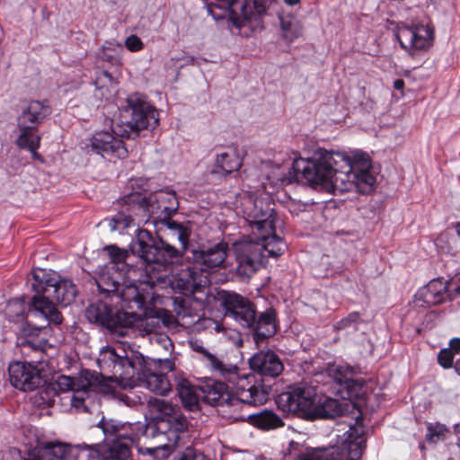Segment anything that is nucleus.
<instances>
[{
  "instance_id": "1",
  "label": "nucleus",
  "mask_w": 460,
  "mask_h": 460,
  "mask_svg": "<svg viewBox=\"0 0 460 460\" xmlns=\"http://www.w3.org/2000/svg\"><path fill=\"white\" fill-rule=\"evenodd\" d=\"M240 213L251 226L252 236L234 244L237 271L249 278L264 265L268 257L281 255L287 244L275 233L278 217L268 199L244 193Z\"/></svg>"
},
{
  "instance_id": "2",
  "label": "nucleus",
  "mask_w": 460,
  "mask_h": 460,
  "mask_svg": "<svg viewBox=\"0 0 460 460\" xmlns=\"http://www.w3.org/2000/svg\"><path fill=\"white\" fill-rule=\"evenodd\" d=\"M376 182L372 160L366 152L355 151L349 156L318 146V192H344L354 187L358 193L369 195Z\"/></svg>"
},
{
  "instance_id": "3",
  "label": "nucleus",
  "mask_w": 460,
  "mask_h": 460,
  "mask_svg": "<svg viewBox=\"0 0 460 460\" xmlns=\"http://www.w3.org/2000/svg\"><path fill=\"white\" fill-rule=\"evenodd\" d=\"M202 360L214 372L218 373L233 385L234 391H230L224 382H213L208 385L205 399L213 405L222 407V413L234 421L245 420L248 415L241 411L246 405H261L268 401L269 394L261 385H252L250 377L238 373L234 365H226L214 354L199 347Z\"/></svg>"
},
{
  "instance_id": "4",
  "label": "nucleus",
  "mask_w": 460,
  "mask_h": 460,
  "mask_svg": "<svg viewBox=\"0 0 460 460\" xmlns=\"http://www.w3.org/2000/svg\"><path fill=\"white\" fill-rule=\"evenodd\" d=\"M150 412L159 420L160 425H166V431H160L155 423L144 424L141 431L134 430L137 448L140 454L166 458L178 446L184 444L188 438L189 422L181 414L179 406L164 399L150 398L147 401Z\"/></svg>"
},
{
  "instance_id": "5",
  "label": "nucleus",
  "mask_w": 460,
  "mask_h": 460,
  "mask_svg": "<svg viewBox=\"0 0 460 460\" xmlns=\"http://www.w3.org/2000/svg\"><path fill=\"white\" fill-rule=\"evenodd\" d=\"M133 250L148 264L146 271L151 274L148 282L126 284L124 279L119 280L118 290L121 300L129 307L142 308L148 300L153 299L155 271L165 270L166 266L179 254L178 251L168 243H162L160 246L152 243V236L146 230H138Z\"/></svg>"
},
{
  "instance_id": "6",
  "label": "nucleus",
  "mask_w": 460,
  "mask_h": 460,
  "mask_svg": "<svg viewBox=\"0 0 460 460\" xmlns=\"http://www.w3.org/2000/svg\"><path fill=\"white\" fill-rule=\"evenodd\" d=\"M36 296L32 297V314L49 323L60 324L62 316L54 305V301L66 306L75 298L76 288L69 279H58L56 272L36 269L29 280Z\"/></svg>"
},
{
  "instance_id": "7",
  "label": "nucleus",
  "mask_w": 460,
  "mask_h": 460,
  "mask_svg": "<svg viewBox=\"0 0 460 460\" xmlns=\"http://www.w3.org/2000/svg\"><path fill=\"white\" fill-rule=\"evenodd\" d=\"M123 353L124 355L119 354L112 347H104L101 349L97 358L101 373L95 374L109 388L108 392H101L102 394L114 395L116 387H136L140 378V371L144 369L145 358L132 349Z\"/></svg>"
},
{
  "instance_id": "8",
  "label": "nucleus",
  "mask_w": 460,
  "mask_h": 460,
  "mask_svg": "<svg viewBox=\"0 0 460 460\" xmlns=\"http://www.w3.org/2000/svg\"><path fill=\"white\" fill-rule=\"evenodd\" d=\"M144 426L141 422L120 423L110 420L102 421V429L108 445L84 446L89 451V456L98 460H128L130 456V445L136 444L134 430L141 431Z\"/></svg>"
},
{
  "instance_id": "9",
  "label": "nucleus",
  "mask_w": 460,
  "mask_h": 460,
  "mask_svg": "<svg viewBox=\"0 0 460 460\" xmlns=\"http://www.w3.org/2000/svg\"><path fill=\"white\" fill-rule=\"evenodd\" d=\"M85 315L89 322L105 326L110 330H115L119 326H130L143 329L146 333L155 330L160 319L164 325H169L173 318L169 311L164 309L156 310L155 316L146 317L124 311H118L113 314L112 310L103 302L90 305L86 309Z\"/></svg>"
},
{
  "instance_id": "10",
  "label": "nucleus",
  "mask_w": 460,
  "mask_h": 460,
  "mask_svg": "<svg viewBox=\"0 0 460 460\" xmlns=\"http://www.w3.org/2000/svg\"><path fill=\"white\" fill-rule=\"evenodd\" d=\"M226 307V316L233 318L243 328L252 330L257 344L277 332L276 313L272 308L262 312L257 319L254 305L235 293L228 296Z\"/></svg>"
},
{
  "instance_id": "11",
  "label": "nucleus",
  "mask_w": 460,
  "mask_h": 460,
  "mask_svg": "<svg viewBox=\"0 0 460 460\" xmlns=\"http://www.w3.org/2000/svg\"><path fill=\"white\" fill-rule=\"evenodd\" d=\"M216 6L229 13L239 35L248 38L263 28L266 0H215Z\"/></svg>"
},
{
  "instance_id": "12",
  "label": "nucleus",
  "mask_w": 460,
  "mask_h": 460,
  "mask_svg": "<svg viewBox=\"0 0 460 460\" xmlns=\"http://www.w3.org/2000/svg\"><path fill=\"white\" fill-rule=\"evenodd\" d=\"M177 208L176 196L172 192L159 190L154 192L145 199L142 204L134 206L132 208L133 213L117 214L111 221L110 226L112 231L122 230L130 227L131 226L146 223L148 217L144 215L142 217H138V212L148 214V216H159L160 214L168 215L171 211Z\"/></svg>"
},
{
  "instance_id": "13",
  "label": "nucleus",
  "mask_w": 460,
  "mask_h": 460,
  "mask_svg": "<svg viewBox=\"0 0 460 460\" xmlns=\"http://www.w3.org/2000/svg\"><path fill=\"white\" fill-rule=\"evenodd\" d=\"M49 387L57 392L68 394L71 405L77 410L84 407L85 395L91 391L108 392L107 385L101 382L95 372L83 370L76 377L59 376L49 385Z\"/></svg>"
},
{
  "instance_id": "14",
  "label": "nucleus",
  "mask_w": 460,
  "mask_h": 460,
  "mask_svg": "<svg viewBox=\"0 0 460 460\" xmlns=\"http://www.w3.org/2000/svg\"><path fill=\"white\" fill-rule=\"evenodd\" d=\"M276 403L284 412L293 413L307 420H316V388L306 384H300L281 393Z\"/></svg>"
},
{
  "instance_id": "15",
  "label": "nucleus",
  "mask_w": 460,
  "mask_h": 460,
  "mask_svg": "<svg viewBox=\"0 0 460 460\" xmlns=\"http://www.w3.org/2000/svg\"><path fill=\"white\" fill-rule=\"evenodd\" d=\"M337 441L328 447H318V460H358L365 448L363 429L349 425L342 438L336 435Z\"/></svg>"
},
{
  "instance_id": "16",
  "label": "nucleus",
  "mask_w": 460,
  "mask_h": 460,
  "mask_svg": "<svg viewBox=\"0 0 460 460\" xmlns=\"http://www.w3.org/2000/svg\"><path fill=\"white\" fill-rule=\"evenodd\" d=\"M128 105L124 111L130 119L121 125L123 133L121 137L129 138L137 135L138 131L154 128L158 124V113L149 103L141 100L136 95L129 96L127 100Z\"/></svg>"
},
{
  "instance_id": "17",
  "label": "nucleus",
  "mask_w": 460,
  "mask_h": 460,
  "mask_svg": "<svg viewBox=\"0 0 460 460\" xmlns=\"http://www.w3.org/2000/svg\"><path fill=\"white\" fill-rule=\"evenodd\" d=\"M394 36L402 49L409 55L414 56L430 48L434 30L429 25L420 23L407 25L402 22L394 30Z\"/></svg>"
},
{
  "instance_id": "18",
  "label": "nucleus",
  "mask_w": 460,
  "mask_h": 460,
  "mask_svg": "<svg viewBox=\"0 0 460 460\" xmlns=\"http://www.w3.org/2000/svg\"><path fill=\"white\" fill-rule=\"evenodd\" d=\"M155 278L159 282H168L172 289L182 295L192 294L198 288L209 284L208 275L200 272L194 263L192 267L181 269L171 278L166 273H155Z\"/></svg>"
},
{
  "instance_id": "19",
  "label": "nucleus",
  "mask_w": 460,
  "mask_h": 460,
  "mask_svg": "<svg viewBox=\"0 0 460 460\" xmlns=\"http://www.w3.org/2000/svg\"><path fill=\"white\" fill-rule=\"evenodd\" d=\"M122 126H118L114 130H102L95 132L90 140V146L93 152L104 158H124L128 150L122 141Z\"/></svg>"
},
{
  "instance_id": "20",
  "label": "nucleus",
  "mask_w": 460,
  "mask_h": 460,
  "mask_svg": "<svg viewBox=\"0 0 460 460\" xmlns=\"http://www.w3.org/2000/svg\"><path fill=\"white\" fill-rule=\"evenodd\" d=\"M105 251L108 252L110 263L99 270L96 282L100 289L111 292L119 289V280L122 279L119 265L124 263L128 252L116 245H108Z\"/></svg>"
},
{
  "instance_id": "21",
  "label": "nucleus",
  "mask_w": 460,
  "mask_h": 460,
  "mask_svg": "<svg viewBox=\"0 0 460 460\" xmlns=\"http://www.w3.org/2000/svg\"><path fill=\"white\" fill-rule=\"evenodd\" d=\"M333 372V390L342 400L354 402L365 394L366 382L362 377L352 378L349 367L329 368Z\"/></svg>"
},
{
  "instance_id": "22",
  "label": "nucleus",
  "mask_w": 460,
  "mask_h": 460,
  "mask_svg": "<svg viewBox=\"0 0 460 460\" xmlns=\"http://www.w3.org/2000/svg\"><path fill=\"white\" fill-rule=\"evenodd\" d=\"M8 371L11 384L22 391L34 390L43 381L41 363L15 361L9 365Z\"/></svg>"
},
{
  "instance_id": "23",
  "label": "nucleus",
  "mask_w": 460,
  "mask_h": 460,
  "mask_svg": "<svg viewBox=\"0 0 460 460\" xmlns=\"http://www.w3.org/2000/svg\"><path fill=\"white\" fill-rule=\"evenodd\" d=\"M416 301H421V305H438L455 299V294L449 281L442 278L431 279L427 285L418 289L415 294Z\"/></svg>"
},
{
  "instance_id": "24",
  "label": "nucleus",
  "mask_w": 460,
  "mask_h": 460,
  "mask_svg": "<svg viewBox=\"0 0 460 460\" xmlns=\"http://www.w3.org/2000/svg\"><path fill=\"white\" fill-rule=\"evenodd\" d=\"M228 245L218 243L211 247L193 251V263L200 272L208 275L211 269L219 267L226 258Z\"/></svg>"
},
{
  "instance_id": "25",
  "label": "nucleus",
  "mask_w": 460,
  "mask_h": 460,
  "mask_svg": "<svg viewBox=\"0 0 460 460\" xmlns=\"http://www.w3.org/2000/svg\"><path fill=\"white\" fill-rule=\"evenodd\" d=\"M292 172L289 177L281 179L283 183L297 181L303 185H308L313 189L316 187V161L314 159H295L292 164Z\"/></svg>"
},
{
  "instance_id": "26",
  "label": "nucleus",
  "mask_w": 460,
  "mask_h": 460,
  "mask_svg": "<svg viewBox=\"0 0 460 460\" xmlns=\"http://www.w3.org/2000/svg\"><path fill=\"white\" fill-rule=\"evenodd\" d=\"M52 109L47 100H31L23 107L19 117V126H28L36 128L48 118Z\"/></svg>"
},
{
  "instance_id": "27",
  "label": "nucleus",
  "mask_w": 460,
  "mask_h": 460,
  "mask_svg": "<svg viewBox=\"0 0 460 460\" xmlns=\"http://www.w3.org/2000/svg\"><path fill=\"white\" fill-rule=\"evenodd\" d=\"M251 368L262 376H278L283 371V364L272 351H261L250 358Z\"/></svg>"
},
{
  "instance_id": "28",
  "label": "nucleus",
  "mask_w": 460,
  "mask_h": 460,
  "mask_svg": "<svg viewBox=\"0 0 460 460\" xmlns=\"http://www.w3.org/2000/svg\"><path fill=\"white\" fill-rule=\"evenodd\" d=\"M74 447L62 442H48L29 453L25 460H71Z\"/></svg>"
},
{
  "instance_id": "29",
  "label": "nucleus",
  "mask_w": 460,
  "mask_h": 460,
  "mask_svg": "<svg viewBox=\"0 0 460 460\" xmlns=\"http://www.w3.org/2000/svg\"><path fill=\"white\" fill-rule=\"evenodd\" d=\"M148 365L149 363L145 359L144 369L140 371V378L137 380L136 386L143 383L150 391L160 395H166L171 390V384L168 378L163 374L151 372Z\"/></svg>"
},
{
  "instance_id": "30",
  "label": "nucleus",
  "mask_w": 460,
  "mask_h": 460,
  "mask_svg": "<svg viewBox=\"0 0 460 460\" xmlns=\"http://www.w3.org/2000/svg\"><path fill=\"white\" fill-rule=\"evenodd\" d=\"M348 411L349 404L347 402H341L331 397L318 400V419L333 420L342 416Z\"/></svg>"
},
{
  "instance_id": "31",
  "label": "nucleus",
  "mask_w": 460,
  "mask_h": 460,
  "mask_svg": "<svg viewBox=\"0 0 460 460\" xmlns=\"http://www.w3.org/2000/svg\"><path fill=\"white\" fill-rule=\"evenodd\" d=\"M242 161V157L235 148H228L217 155L216 164L222 172L230 173L241 167Z\"/></svg>"
},
{
  "instance_id": "32",
  "label": "nucleus",
  "mask_w": 460,
  "mask_h": 460,
  "mask_svg": "<svg viewBox=\"0 0 460 460\" xmlns=\"http://www.w3.org/2000/svg\"><path fill=\"white\" fill-rule=\"evenodd\" d=\"M178 394L183 405L194 411L198 408L199 396L195 386H193L187 379H179L177 383Z\"/></svg>"
},
{
  "instance_id": "33",
  "label": "nucleus",
  "mask_w": 460,
  "mask_h": 460,
  "mask_svg": "<svg viewBox=\"0 0 460 460\" xmlns=\"http://www.w3.org/2000/svg\"><path fill=\"white\" fill-rule=\"evenodd\" d=\"M21 128V134L19 135L16 144L21 148H26L30 150L34 155H36V150L40 147V137L33 129L34 128L28 126H19Z\"/></svg>"
},
{
  "instance_id": "34",
  "label": "nucleus",
  "mask_w": 460,
  "mask_h": 460,
  "mask_svg": "<svg viewBox=\"0 0 460 460\" xmlns=\"http://www.w3.org/2000/svg\"><path fill=\"white\" fill-rule=\"evenodd\" d=\"M123 51L122 45L116 40L106 41L99 52V58L104 61L113 65H119L121 61V54Z\"/></svg>"
},
{
  "instance_id": "35",
  "label": "nucleus",
  "mask_w": 460,
  "mask_h": 460,
  "mask_svg": "<svg viewBox=\"0 0 460 460\" xmlns=\"http://www.w3.org/2000/svg\"><path fill=\"white\" fill-rule=\"evenodd\" d=\"M288 454L295 460H316V449L314 447L296 441L289 443Z\"/></svg>"
},
{
  "instance_id": "36",
  "label": "nucleus",
  "mask_w": 460,
  "mask_h": 460,
  "mask_svg": "<svg viewBox=\"0 0 460 460\" xmlns=\"http://www.w3.org/2000/svg\"><path fill=\"white\" fill-rule=\"evenodd\" d=\"M25 304L20 298L12 299L6 305V315L10 321L22 323L25 319Z\"/></svg>"
},
{
  "instance_id": "37",
  "label": "nucleus",
  "mask_w": 460,
  "mask_h": 460,
  "mask_svg": "<svg viewBox=\"0 0 460 460\" xmlns=\"http://www.w3.org/2000/svg\"><path fill=\"white\" fill-rule=\"evenodd\" d=\"M255 422L262 429H270L283 425L281 419L271 411H265L256 416Z\"/></svg>"
},
{
  "instance_id": "38",
  "label": "nucleus",
  "mask_w": 460,
  "mask_h": 460,
  "mask_svg": "<svg viewBox=\"0 0 460 460\" xmlns=\"http://www.w3.org/2000/svg\"><path fill=\"white\" fill-rule=\"evenodd\" d=\"M280 23L286 38L292 40L299 35V24L294 18H281Z\"/></svg>"
},
{
  "instance_id": "39",
  "label": "nucleus",
  "mask_w": 460,
  "mask_h": 460,
  "mask_svg": "<svg viewBox=\"0 0 460 460\" xmlns=\"http://www.w3.org/2000/svg\"><path fill=\"white\" fill-rule=\"evenodd\" d=\"M168 226L172 232V235H174L178 241L185 246L190 236L189 230L184 226L178 224L175 221L169 222Z\"/></svg>"
},
{
  "instance_id": "40",
  "label": "nucleus",
  "mask_w": 460,
  "mask_h": 460,
  "mask_svg": "<svg viewBox=\"0 0 460 460\" xmlns=\"http://www.w3.org/2000/svg\"><path fill=\"white\" fill-rule=\"evenodd\" d=\"M454 358L455 354L448 348H444L438 352V362L443 368L447 369L455 366Z\"/></svg>"
},
{
  "instance_id": "41",
  "label": "nucleus",
  "mask_w": 460,
  "mask_h": 460,
  "mask_svg": "<svg viewBox=\"0 0 460 460\" xmlns=\"http://www.w3.org/2000/svg\"><path fill=\"white\" fill-rule=\"evenodd\" d=\"M125 47L131 52H138L144 49V42L138 36L131 34L126 38Z\"/></svg>"
},
{
  "instance_id": "42",
  "label": "nucleus",
  "mask_w": 460,
  "mask_h": 460,
  "mask_svg": "<svg viewBox=\"0 0 460 460\" xmlns=\"http://www.w3.org/2000/svg\"><path fill=\"white\" fill-rule=\"evenodd\" d=\"M106 82H108L111 85L112 84L111 75L107 72H103L102 75L96 80V87L97 90L101 92L102 97L108 99L111 94L103 92L104 84Z\"/></svg>"
},
{
  "instance_id": "43",
  "label": "nucleus",
  "mask_w": 460,
  "mask_h": 460,
  "mask_svg": "<svg viewBox=\"0 0 460 460\" xmlns=\"http://www.w3.org/2000/svg\"><path fill=\"white\" fill-rule=\"evenodd\" d=\"M180 460H209L204 454L187 447Z\"/></svg>"
},
{
  "instance_id": "44",
  "label": "nucleus",
  "mask_w": 460,
  "mask_h": 460,
  "mask_svg": "<svg viewBox=\"0 0 460 460\" xmlns=\"http://www.w3.org/2000/svg\"><path fill=\"white\" fill-rule=\"evenodd\" d=\"M360 320V314L358 312H352L349 314L346 317L341 320L339 323L340 327H347L351 325L352 323H357Z\"/></svg>"
},
{
  "instance_id": "45",
  "label": "nucleus",
  "mask_w": 460,
  "mask_h": 460,
  "mask_svg": "<svg viewBox=\"0 0 460 460\" xmlns=\"http://www.w3.org/2000/svg\"><path fill=\"white\" fill-rule=\"evenodd\" d=\"M444 428L442 426H429L427 433V440L434 441V438H438L443 433Z\"/></svg>"
},
{
  "instance_id": "46",
  "label": "nucleus",
  "mask_w": 460,
  "mask_h": 460,
  "mask_svg": "<svg viewBox=\"0 0 460 460\" xmlns=\"http://www.w3.org/2000/svg\"><path fill=\"white\" fill-rule=\"evenodd\" d=\"M451 288L455 294V298L460 296V272L456 275L451 280H449Z\"/></svg>"
},
{
  "instance_id": "47",
  "label": "nucleus",
  "mask_w": 460,
  "mask_h": 460,
  "mask_svg": "<svg viewBox=\"0 0 460 460\" xmlns=\"http://www.w3.org/2000/svg\"><path fill=\"white\" fill-rule=\"evenodd\" d=\"M455 355L460 354V338H453L447 347Z\"/></svg>"
},
{
  "instance_id": "48",
  "label": "nucleus",
  "mask_w": 460,
  "mask_h": 460,
  "mask_svg": "<svg viewBox=\"0 0 460 460\" xmlns=\"http://www.w3.org/2000/svg\"><path fill=\"white\" fill-rule=\"evenodd\" d=\"M121 400H123L128 405H133L135 404L137 402H140V403H144V401L146 400V397L145 396L144 398L140 397V396H137V400L128 395H123Z\"/></svg>"
},
{
  "instance_id": "49",
  "label": "nucleus",
  "mask_w": 460,
  "mask_h": 460,
  "mask_svg": "<svg viewBox=\"0 0 460 460\" xmlns=\"http://www.w3.org/2000/svg\"><path fill=\"white\" fill-rule=\"evenodd\" d=\"M404 81L402 79H396L394 81V88L399 91L403 90L404 88Z\"/></svg>"
},
{
  "instance_id": "50",
  "label": "nucleus",
  "mask_w": 460,
  "mask_h": 460,
  "mask_svg": "<svg viewBox=\"0 0 460 460\" xmlns=\"http://www.w3.org/2000/svg\"><path fill=\"white\" fill-rule=\"evenodd\" d=\"M164 368L169 370V371H172L173 370V363L169 360V359H165L164 362Z\"/></svg>"
},
{
  "instance_id": "51",
  "label": "nucleus",
  "mask_w": 460,
  "mask_h": 460,
  "mask_svg": "<svg viewBox=\"0 0 460 460\" xmlns=\"http://www.w3.org/2000/svg\"><path fill=\"white\" fill-rule=\"evenodd\" d=\"M454 368H455L456 373L458 376H460V358L456 360Z\"/></svg>"
},
{
  "instance_id": "52",
  "label": "nucleus",
  "mask_w": 460,
  "mask_h": 460,
  "mask_svg": "<svg viewBox=\"0 0 460 460\" xmlns=\"http://www.w3.org/2000/svg\"><path fill=\"white\" fill-rule=\"evenodd\" d=\"M300 0H284V2L288 5H295L299 3Z\"/></svg>"
},
{
  "instance_id": "53",
  "label": "nucleus",
  "mask_w": 460,
  "mask_h": 460,
  "mask_svg": "<svg viewBox=\"0 0 460 460\" xmlns=\"http://www.w3.org/2000/svg\"><path fill=\"white\" fill-rule=\"evenodd\" d=\"M454 228L457 234V235L460 237V222H456L455 225H454Z\"/></svg>"
},
{
  "instance_id": "54",
  "label": "nucleus",
  "mask_w": 460,
  "mask_h": 460,
  "mask_svg": "<svg viewBox=\"0 0 460 460\" xmlns=\"http://www.w3.org/2000/svg\"><path fill=\"white\" fill-rule=\"evenodd\" d=\"M208 12L209 13H211V15L214 17V19H216V20H217V19H218V17H217L216 15H214V11H213V9H212V8H210V7H209V8L208 9Z\"/></svg>"
},
{
  "instance_id": "55",
  "label": "nucleus",
  "mask_w": 460,
  "mask_h": 460,
  "mask_svg": "<svg viewBox=\"0 0 460 460\" xmlns=\"http://www.w3.org/2000/svg\"><path fill=\"white\" fill-rule=\"evenodd\" d=\"M326 202H327L326 199H323V200L321 201V203H326Z\"/></svg>"
},
{
  "instance_id": "56",
  "label": "nucleus",
  "mask_w": 460,
  "mask_h": 460,
  "mask_svg": "<svg viewBox=\"0 0 460 460\" xmlns=\"http://www.w3.org/2000/svg\"><path fill=\"white\" fill-rule=\"evenodd\" d=\"M317 374H318V375L322 374V371H320V370L318 369Z\"/></svg>"
}]
</instances>
